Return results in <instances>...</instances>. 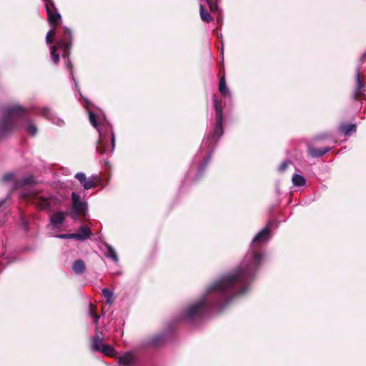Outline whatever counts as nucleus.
I'll return each mask as SVG.
<instances>
[{
    "mask_svg": "<svg viewBox=\"0 0 366 366\" xmlns=\"http://www.w3.org/2000/svg\"><path fill=\"white\" fill-rule=\"evenodd\" d=\"M270 238L271 229L267 224L254 237L239 265L213 281L202 297L180 314L179 320L192 322L202 318L209 311L221 312L236 297L248 292L266 259L262 245Z\"/></svg>",
    "mask_w": 366,
    "mask_h": 366,
    "instance_id": "nucleus-1",
    "label": "nucleus"
},
{
    "mask_svg": "<svg viewBox=\"0 0 366 366\" xmlns=\"http://www.w3.org/2000/svg\"><path fill=\"white\" fill-rule=\"evenodd\" d=\"M213 105L215 111V124L212 137L206 135L201 144L199 150L194 157L193 164H197V173L192 177L193 182L199 181L204 175L207 166L211 161L217 142L224 134L223 114L221 102L218 101L215 94L212 97Z\"/></svg>",
    "mask_w": 366,
    "mask_h": 366,
    "instance_id": "nucleus-2",
    "label": "nucleus"
},
{
    "mask_svg": "<svg viewBox=\"0 0 366 366\" xmlns=\"http://www.w3.org/2000/svg\"><path fill=\"white\" fill-rule=\"evenodd\" d=\"M29 112L27 108L19 104H9L0 108V138L11 134L19 128L20 122L24 121L22 127L31 136L37 134L38 128L33 120L26 119V115Z\"/></svg>",
    "mask_w": 366,
    "mask_h": 366,
    "instance_id": "nucleus-3",
    "label": "nucleus"
},
{
    "mask_svg": "<svg viewBox=\"0 0 366 366\" xmlns=\"http://www.w3.org/2000/svg\"><path fill=\"white\" fill-rule=\"evenodd\" d=\"M59 39L56 46H50L51 56L54 64H56L59 60V55L57 54V49L62 51V57L66 59L65 66L70 72L71 78L74 82L75 90L81 96L79 82L75 76L74 68L71 59H69L70 50L73 44V34L71 29L66 26H60L57 31Z\"/></svg>",
    "mask_w": 366,
    "mask_h": 366,
    "instance_id": "nucleus-4",
    "label": "nucleus"
},
{
    "mask_svg": "<svg viewBox=\"0 0 366 366\" xmlns=\"http://www.w3.org/2000/svg\"><path fill=\"white\" fill-rule=\"evenodd\" d=\"M89 119L91 124L97 129L99 133V141L97 144V151L100 154H112L115 148V134L112 132L111 135V148L107 147L108 138H106L102 132V127L99 125L96 114L92 112H89Z\"/></svg>",
    "mask_w": 366,
    "mask_h": 366,
    "instance_id": "nucleus-5",
    "label": "nucleus"
},
{
    "mask_svg": "<svg viewBox=\"0 0 366 366\" xmlns=\"http://www.w3.org/2000/svg\"><path fill=\"white\" fill-rule=\"evenodd\" d=\"M2 182L9 184L12 190L35 184L37 181L31 174L20 175L17 172H9L2 177Z\"/></svg>",
    "mask_w": 366,
    "mask_h": 366,
    "instance_id": "nucleus-6",
    "label": "nucleus"
},
{
    "mask_svg": "<svg viewBox=\"0 0 366 366\" xmlns=\"http://www.w3.org/2000/svg\"><path fill=\"white\" fill-rule=\"evenodd\" d=\"M365 59L366 51L361 56L355 71V89L352 92V98L357 101H361L366 97V84L364 83L363 77L360 74V66Z\"/></svg>",
    "mask_w": 366,
    "mask_h": 366,
    "instance_id": "nucleus-7",
    "label": "nucleus"
},
{
    "mask_svg": "<svg viewBox=\"0 0 366 366\" xmlns=\"http://www.w3.org/2000/svg\"><path fill=\"white\" fill-rule=\"evenodd\" d=\"M71 200L72 206L70 216L74 220H78L81 214L86 215L87 204L85 202L81 201L80 196L74 192L71 193Z\"/></svg>",
    "mask_w": 366,
    "mask_h": 366,
    "instance_id": "nucleus-8",
    "label": "nucleus"
},
{
    "mask_svg": "<svg viewBox=\"0 0 366 366\" xmlns=\"http://www.w3.org/2000/svg\"><path fill=\"white\" fill-rule=\"evenodd\" d=\"M34 201L40 209H51L55 207L57 198L52 194L44 193L36 194Z\"/></svg>",
    "mask_w": 366,
    "mask_h": 366,
    "instance_id": "nucleus-9",
    "label": "nucleus"
},
{
    "mask_svg": "<svg viewBox=\"0 0 366 366\" xmlns=\"http://www.w3.org/2000/svg\"><path fill=\"white\" fill-rule=\"evenodd\" d=\"M36 114L45 117L54 124L59 127H62L64 124V121L56 117L52 111L48 107H42L37 109Z\"/></svg>",
    "mask_w": 366,
    "mask_h": 366,
    "instance_id": "nucleus-10",
    "label": "nucleus"
},
{
    "mask_svg": "<svg viewBox=\"0 0 366 366\" xmlns=\"http://www.w3.org/2000/svg\"><path fill=\"white\" fill-rule=\"evenodd\" d=\"M119 366H136L137 359L132 351H128L117 357Z\"/></svg>",
    "mask_w": 366,
    "mask_h": 366,
    "instance_id": "nucleus-11",
    "label": "nucleus"
},
{
    "mask_svg": "<svg viewBox=\"0 0 366 366\" xmlns=\"http://www.w3.org/2000/svg\"><path fill=\"white\" fill-rule=\"evenodd\" d=\"M332 147H325L322 148H315L311 144L307 145V152L312 158H319L324 156L326 153L331 151Z\"/></svg>",
    "mask_w": 366,
    "mask_h": 366,
    "instance_id": "nucleus-12",
    "label": "nucleus"
},
{
    "mask_svg": "<svg viewBox=\"0 0 366 366\" xmlns=\"http://www.w3.org/2000/svg\"><path fill=\"white\" fill-rule=\"evenodd\" d=\"M92 177L86 178L85 174L83 172H78L75 174V178L79 181L84 189L86 190L95 187V184Z\"/></svg>",
    "mask_w": 366,
    "mask_h": 366,
    "instance_id": "nucleus-13",
    "label": "nucleus"
},
{
    "mask_svg": "<svg viewBox=\"0 0 366 366\" xmlns=\"http://www.w3.org/2000/svg\"><path fill=\"white\" fill-rule=\"evenodd\" d=\"M75 234L76 239L80 241H85L89 239L93 235V233L91 231V229L87 226L85 225L81 226L78 229V232Z\"/></svg>",
    "mask_w": 366,
    "mask_h": 366,
    "instance_id": "nucleus-14",
    "label": "nucleus"
},
{
    "mask_svg": "<svg viewBox=\"0 0 366 366\" xmlns=\"http://www.w3.org/2000/svg\"><path fill=\"white\" fill-rule=\"evenodd\" d=\"M48 21L50 24L58 26L61 21V16L57 10H52L47 8Z\"/></svg>",
    "mask_w": 366,
    "mask_h": 366,
    "instance_id": "nucleus-15",
    "label": "nucleus"
},
{
    "mask_svg": "<svg viewBox=\"0 0 366 366\" xmlns=\"http://www.w3.org/2000/svg\"><path fill=\"white\" fill-rule=\"evenodd\" d=\"M167 334H166L165 332H162L153 336L150 339L149 344L152 346L157 347L164 344L167 340Z\"/></svg>",
    "mask_w": 366,
    "mask_h": 366,
    "instance_id": "nucleus-16",
    "label": "nucleus"
},
{
    "mask_svg": "<svg viewBox=\"0 0 366 366\" xmlns=\"http://www.w3.org/2000/svg\"><path fill=\"white\" fill-rule=\"evenodd\" d=\"M219 91L224 97L229 98V99H232V93L227 86L224 75L219 79Z\"/></svg>",
    "mask_w": 366,
    "mask_h": 366,
    "instance_id": "nucleus-17",
    "label": "nucleus"
},
{
    "mask_svg": "<svg viewBox=\"0 0 366 366\" xmlns=\"http://www.w3.org/2000/svg\"><path fill=\"white\" fill-rule=\"evenodd\" d=\"M356 129V124L342 123L339 127L340 132L345 136H349L351 134L355 133Z\"/></svg>",
    "mask_w": 366,
    "mask_h": 366,
    "instance_id": "nucleus-18",
    "label": "nucleus"
},
{
    "mask_svg": "<svg viewBox=\"0 0 366 366\" xmlns=\"http://www.w3.org/2000/svg\"><path fill=\"white\" fill-rule=\"evenodd\" d=\"M65 220V214L62 212H56L50 217V223L52 226L61 224Z\"/></svg>",
    "mask_w": 366,
    "mask_h": 366,
    "instance_id": "nucleus-19",
    "label": "nucleus"
},
{
    "mask_svg": "<svg viewBox=\"0 0 366 366\" xmlns=\"http://www.w3.org/2000/svg\"><path fill=\"white\" fill-rule=\"evenodd\" d=\"M103 337L104 335L102 332H97L94 336L92 344V349L93 350L99 352V350L102 347V344H104L102 341Z\"/></svg>",
    "mask_w": 366,
    "mask_h": 366,
    "instance_id": "nucleus-20",
    "label": "nucleus"
},
{
    "mask_svg": "<svg viewBox=\"0 0 366 366\" xmlns=\"http://www.w3.org/2000/svg\"><path fill=\"white\" fill-rule=\"evenodd\" d=\"M72 270L76 274H82L86 271V265L84 262L78 259L74 261L72 265Z\"/></svg>",
    "mask_w": 366,
    "mask_h": 366,
    "instance_id": "nucleus-21",
    "label": "nucleus"
},
{
    "mask_svg": "<svg viewBox=\"0 0 366 366\" xmlns=\"http://www.w3.org/2000/svg\"><path fill=\"white\" fill-rule=\"evenodd\" d=\"M104 245L107 249L105 254L106 257L112 259L114 262H117L119 261V258L114 249L109 244L106 243Z\"/></svg>",
    "mask_w": 366,
    "mask_h": 366,
    "instance_id": "nucleus-22",
    "label": "nucleus"
},
{
    "mask_svg": "<svg viewBox=\"0 0 366 366\" xmlns=\"http://www.w3.org/2000/svg\"><path fill=\"white\" fill-rule=\"evenodd\" d=\"M102 294L106 298V303L107 305H112L114 302V292L109 289L104 288L102 290Z\"/></svg>",
    "mask_w": 366,
    "mask_h": 366,
    "instance_id": "nucleus-23",
    "label": "nucleus"
},
{
    "mask_svg": "<svg viewBox=\"0 0 366 366\" xmlns=\"http://www.w3.org/2000/svg\"><path fill=\"white\" fill-rule=\"evenodd\" d=\"M200 16L203 21L209 23L212 21V18L209 13L205 9L202 4L200 5L199 8Z\"/></svg>",
    "mask_w": 366,
    "mask_h": 366,
    "instance_id": "nucleus-24",
    "label": "nucleus"
},
{
    "mask_svg": "<svg viewBox=\"0 0 366 366\" xmlns=\"http://www.w3.org/2000/svg\"><path fill=\"white\" fill-rule=\"evenodd\" d=\"M292 183L295 186L302 187L305 185L306 179L303 176L295 174L292 176Z\"/></svg>",
    "mask_w": 366,
    "mask_h": 366,
    "instance_id": "nucleus-25",
    "label": "nucleus"
},
{
    "mask_svg": "<svg viewBox=\"0 0 366 366\" xmlns=\"http://www.w3.org/2000/svg\"><path fill=\"white\" fill-rule=\"evenodd\" d=\"M99 351L109 357L113 356L115 352L113 347L105 343L102 344V347L99 350Z\"/></svg>",
    "mask_w": 366,
    "mask_h": 366,
    "instance_id": "nucleus-26",
    "label": "nucleus"
},
{
    "mask_svg": "<svg viewBox=\"0 0 366 366\" xmlns=\"http://www.w3.org/2000/svg\"><path fill=\"white\" fill-rule=\"evenodd\" d=\"M55 34H56V31L53 30V29H51L47 32V34L46 35V44H51L54 42Z\"/></svg>",
    "mask_w": 366,
    "mask_h": 366,
    "instance_id": "nucleus-27",
    "label": "nucleus"
},
{
    "mask_svg": "<svg viewBox=\"0 0 366 366\" xmlns=\"http://www.w3.org/2000/svg\"><path fill=\"white\" fill-rule=\"evenodd\" d=\"M56 237L59 238V239H76V234H74V233L60 234H57L56 236Z\"/></svg>",
    "mask_w": 366,
    "mask_h": 366,
    "instance_id": "nucleus-28",
    "label": "nucleus"
},
{
    "mask_svg": "<svg viewBox=\"0 0 366 366\" xmlns=\"http://www.w3.org/2000/svg\"><path fill=\"white\" fill-rule=\"evenodd\" d=\"M46 2L45 8L46 11H47V8L51 9L53 11L56 10V8L55 7V4L52 0H43Z\"/></svg>",
    "mask_w": 366,
    "mask_h": 366,
    "instance_id": "nucleus-29",
    "label": "nucleus"
},
{
    "mask_svg": "<svg viewBox=\"0 0 366 366\" xmlns=\"http://www.w3.org/2000/svg\"><path fill=\"white\" fill-rule=\"evenodd\" d=\"M290 161H284L281 163V164L279 166L278 170L280 172H283L287 169L289 164H290Z\"/></svg>",
    "mask_w": 366,
    "mask_h": 366,
    "instance_id": "nucleus-30",
    "label": "nucleus"
},
{
    "mask_svg": "<svg viewBox=\"0 0 366 366\" xmlns=\"http://www.w3.org/2000/svg\"><path fill=\"white\" fill-rule=\"evenodd\" d=\"M89 315L92 316L94 317V323L95 324H97L98 322V320L99 319V316H98L95 312L94 311L93 308H92V305L90 304V310H89Z\"/></svg>",
    "mask_w": 366,
    "mask_h": 366,
    "instance_id": "nucleus-31",
    "label": "nucleus"
},
{
    "mask_svg": "<svg viewBox=\"0 0 366 366\" xmlns=\"http://www.w3.org/2000/svg\"><path fill=\"white\" fill-rule=\"evenodd\" d=\"M208 4L209 6L211 11H214V9H217V5L216 4V3H214L212 1H208Z\"/></svg>",
    "mask_w": 366,
    "mask_h": 366,
    "instance_id": "nucleus-32",
    "label": "nucleus"
},
{
    "mask_svg": "<svg viewBox=\"0 0 366 366\" xmlns=\"http://www.w3.org/2000/svg\"><path fill=\"white\" fill-rule=\"evenodd\" d=\"M192 170H193V166L191 167L190 170L189 171L188 174H187V178H189L191 174H192Z\"/></svg>",
    "mask_w": 366,
    "mask_h": 366,
    "instance_id": "nucleus-33",
    "label": "nucleus"
},
{
    "mask_svg": "<svg viewBox=\"0 0 366 366\" xmlns=\"http://www.w3.org/2000/svg\"><path fill=\"white\" fill-rule=\"evenodd\" d=\"M22 221H23V223L24 224L25 229L26 230L27 229V225H26V222H25L24 219H22Z\"/></svg>",
    "mask_w": 366,
    "mask_h": 366,
    "instance_id": "nucleus-34",
    "label": "nucleus"
},
{
    "mask_svg": "<svg viewBox=\"0 0 366 366\" xmlns=\"http://www.w3.org/2000/svg\"><path fill=\"white\" fill-rule=\"evenodd\" d=\"M84 100H85V102H86V104H89V101H88V99H87L86 98H84Z\"/></svg>",
    "mask_w": 366,
    "mask_h": 366,
    "instance_id": "nucleus-35",
    "label": "nucleus"
},
{
    "mask_svg": "<svg viewBox=\"0 0 366 366\" xmlns=\"http://www.w3.org/2000/svg\"><path fill=\"white\" fill-rule=\"evenodd\" d=\"M322 137H317L315 138V139H322Z\"/></svg>",
    "mask_w": 366,
    "mask_h": 366,
    "instance_id": "nucleus-36",
    "label": "nucleus"
}]
</instances>
